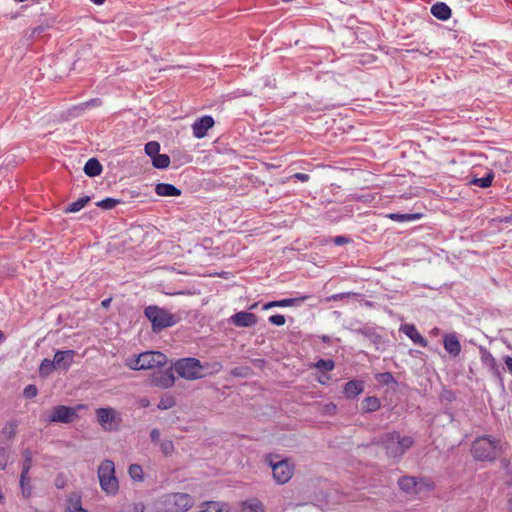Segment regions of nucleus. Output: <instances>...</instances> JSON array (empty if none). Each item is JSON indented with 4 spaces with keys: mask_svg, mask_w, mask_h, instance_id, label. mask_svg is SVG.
<instances>
[{
    "mask_svg": "<svg viewBox=\"0 0 512 512\" xmlns=\"http://www.w3.org/2000/svg\"><path fill=\"white\" fill-rule=\"evenodd\" d=\"M380 444L388 457L400 459L414 444V438L402 436L398 431L387 432L380 438Z\"/></svg>",
    "mask_w": 512,
    "mask_h": 512,
    "instance_id": "f257e3e1",
    "label": "nucleus"
},
{
    "mask_svg": "<svg viewBox=\"0 0 512 512\" xmlns=\"http://www.w3.org/2000/svg\"><path fill=\"white\" fill-rule=\"evenodd\" d=\"M167 363V357L159 351H145L137 356L126 359L125 365L132 370H152L161 368Z\"/></svg>",
    "mask_w": 512,
    "mask_h": 512,
    "instance_id": "f03ea898",
    "label": "nucleus"
},
{
    "mask_svg": "<svg viewBox=\"0 0 512 512\" xmlns=\"http://www.w3.org/2000/svg\"><path fill=\"white\" fill-rule=\"evenodd\" d=\"M145 316L152 324L154 332L172 327L180 321V317L171 313L169 310L157 305H149L144 310Z\"/></svg>",
    "mask_w": 512,
    "mask_h": 512,
    "instance_id": "7ed1b4c3",
    "label": "nucleus"
},
{
    "mask_svg": "<svg viewBox=\"0 0 512 512\" xmlns=\"http://www.w3.org/2000/svg\"><path fill=\"white\" fill-rule=\"evenodd\" d=\"M471 452L479 461H493L501 452L500 441L491 436L478 437L472 444Z\"/></svg>",
    "mask_w": 512,
    "mask_h": 512,
    "instance_id": "20e7f679",
    "label": "nucleus"
},
{
    "mask_svg": "<svg viewBox=\"0 0 512 512\" xmlns=\"http://www.w3.org/2000/svg\"><path fill=\"white\" fill-rule=\"evenodd\" d=\"M98 478L101 489L107 495H115L119 490V482L115 476V464L112 460H103L98 467Z\"/></svg>",
    "mask_w": 512,
    "mask_h": 512,
    "instance_id": "39448f33",
    "label": "nucleus"
},
{
    "mask_svg": "<svg viewBox=\"0 0 512 512\" xmlns=\"http://www.w3.org/2000/svg\"><path fill=\"white\" fill-rule=\"evenodd\" d=\"M164 512H186L194 505V499L187 493H170L160 500Z\"/></svg>",
    "mask_w": 512,
    "mask_h": 512,
    "instance_id": "423d86ee",
    "label": "nucleus"
},
{
    "mask_svg": "<svg viewBox=\"0 0 512 512\" xmlns=\"http://www.w3.org/2000/svg\"><path fill=\"white\" fill-rule=\"evenodd\" d=\"M207 367L208 364L202 365L198 359L192 357L179 359L174 364L177 374L187 380L202 378L204 376L202 371Z\"/></svg>",
    "mask_w": 512,
    "mask_h": 512,
    "instance_id": "0eeeda50",
    "label": "nucleus"
},
{
    "mask_svg": "<svg viewBox=\"0 0 512 512\" xmlns=\"http://www.w3.org/2000/svg\"><path fill=\"white\" fill-rule=\"evenodd\" d=\"M96 416L99 425L105 431H115L121 423V415L112 408H98Z\"/></svg>",
    "mask_w": 512,
    "mask_h": 512,
    "instance_id": "6e6552de",
    "label": "nucleus"
},
{
    "mask_svg": "<svg viewBox=\"0 0 512 512\" xmlns=\"http://www.w3.org/2000/svg\"><path fill=\"white\" fill-rule=\"evenodd\" d=\"M268 461L272 468L273 478L276 483L285 484L292 478L294 466L287 459L273 462L272 458L269 457Z\"/></svg>",
    "mask_w": 512,
    "mask_h": 512,
    "instance_id": "1a4fd4ad",
    "label": "nucleus"
},
{
    "mask_svg": "<svg viewBox=\"0 0 512 512\" xmlns=\"http://www.w3.org/2000/svg\"><path fill=\"white\" fill-rule=\"evenodd\" d=\"M82 407V405L77 406V408L65 405L55 406L48 417V421L51 423H71L77 418V409Z\"/></svg>",
    "mask_w": 512,
    "mask_h": 512,
    "instance_id": "9d476101",
    "label": "nucleus"
},
{
    "mask_svg": "<svg viewBox=\"0 0 512 512\" xmlns=\"http://www.w3.org/2000/svg\"><path fill=\"white\" fill-rule=\"evenodd\" d=\"M151 384L159 388H170L175 383V376L172 368L154 372L151 375Z\"/></svg>",
    "mask_w": 512,
    "mask_h": 512,
    "instance_id": "9b49d317",
    "label": "nucleus"
},
{
    "mask_svg": "<svg viewBox=\"0 0 512 512\" xmlns=\"http://www.w3.org/2000/svg\"><path fill=\"white\" fill-rule=\"evenodd\" d=\"M214 119L210 115H204L197 118L192 124L193 136L197 139H202L207 135L209 129L214 126Z\"/></svg>",
    "mask_w": 512,
    "mask_h": 512,
    "instance_id": "f8f14e48",
    "label": "nucleus"
},
{
    "mask_svg": "<svg viewBox=\"0 0 512 512\" xmlns=\"http://www.w3.org/2000/svg\"><path fill=\"white\" fill-rule=\"evenodd\" d=\"M76 352L74 350H58L54 355L56 367L68 371L73 363Z\"/></svg>",
    "mask_w": 512,
    "mask_h": 512,
    "instance_id": "ddd939ff",
    "label": "nucleus"
},
{
    "mask_svg": "<svg viewBox=\"0 0 512 512\" xmlns=\"http://www.w3.org/2000/svg\"><path fill=\"white\" fill-rule=\"evenodd\" d=\"M443 346L447 353L456 358L461 353V344L456 333H448L443 336Z\"/></svg>",
    "mask_w": 512,
    "mask_h": 512,
    "instance_id": "4468645a",
    "label": "nucleus"
},
{
    "mask_svg": "<svg viewBox=\"0 0 512 512\" xmlns=\"http://www.w3.org/2000/svg\"><path fill=\"white\" fill-rule=\"evenodd\" d=\"M400 331L404 333L414 344L423 348L427 347L428 341L419 333L414 324H403Z\"/></svg>",
    "mask_w": 512,
    "mask_h": 512,
    "instance_id": "2eb2a0df",
    "label": "nucleus"
},
{
    "mask_svg": "<svg viewBox=\"0 0 512 512\" xmlns=\"http://www.w3.org/2000/svg\"><path fill=\"white\" fill-rule=\"evenodd\" d=\"M230 320L237 327H251L257 323L256 315L246 311L235 313Z\"/></svg>",
    "mask_w": 512,
    "mask_h": 512,
    "instance_id": "dca6fc26",
    "label": "nucleus"
},
{
    "mask_svg": "<svg viewBox=\"0 0 512 512\" xmlns=\"http://www.w3.org/2000/svg\"><path fill=\"white\" fill-rule=\"evenodd\" d=\"M364 391V382L362 380H350L343 387V394L347 399L356 398Z\"/></svg>",
    "mask_w": 512,
    "mask_h": 512,
    "instance_id": "f3484780",
    "label": "nucleus"
},
{
    "mask_svg": "<svg viewBox=\"0 0 512 512\" xmlns=\"http://www.w3.org/2000/svg\"><path fill=\"white\" fill-rule=\"evenodd\" d=\"M307 298L308 296H301L297 298H286L282 300L271 301L264 304L263 309L267 310L273 307H293L304 302Z\"/></svg>",
    "mask_w": 512,
    "mask_h": 512,
    "instance_id": "a211bd4d",
    "label": "nucleus"
},
{
    "mask_svg": "<svg viewBox=\"0 0 512 512\" xmlns=\"http://www.w3.org/2000/svg\"><path fill=\"white\" fill-rule=\"evenodd\" d=\"M480 358L484 366H486L493 374H499V368L494 356L484 347H480Z\"/></svg>",
    "mask_w": 512,
    "mask_h": 512,
    "instance_id": "6ab92c4d",
    "label": "nucleus"
},
{
    "mask_svg": "<svg viewBox=\"0 0 512 512\" xmlns=\"http://www.w3.org/2000/svg\"><path fill=\"white\" fill-rule=\"evenodd\" d=\"M155 192L159 196L166 197H176L181 195V190L169 183H158L155 187Z\"/></svg>",
    "mask_w": 512,
    "mask_h": 512,
    "instance_id": "aec40b11",
    "label": "nucleus"
},
{
    "mask_svg": "<svg viewBox=\"0 0 512 512\" xmlns=\"http://www.w3.org/2000/svg\"><path fill=\"white\" fill-rule=\"evenodd\" d=\"M431 14L442 21L448 20L451 17V9L443 2H438L431 7Z\"/></svg>",
    "mask_w": 512,
    "mask_h": 512,
    "instance_id": "412c9836",
    "label": "nucleus"
},
{
    "mask_svg": "<svg viewBox=\"0 0 512 512\" xmlns=\"http://www.w3.org/2000/svg\"><path fill=\"white\" fill-rule=\"evenodd\" d=\"M102 165L96 158H90L84 165V172L89 177H95L101 174Z\"/></svg>",
    "mask_w": 512,
    "mask_h": 512,
    "instance_id": "4be33fe9",
    "label": "nucleus"
},
{
    "mask_svg": "<svg viewBox=\"0 0 512 512\" xmlns=\"http://www.w3.org/2000/svg\"><path fill=\"white\" fill-rule=\"evenodd\" d=\"M66 512H88L82 507L81 497L79 495H70L67 499Z\"/></svg>",
    "mask_w": 512,
    "mask_h": 512,
    "instance_id": "5701e85b",
    "label": "nucleus"
},
{
    "mask_svg": "<svg viewBox=\"0 0 512 512\" xmlns=\"http://www.w3.org/2000/svg\"><path fill=\"white\" fill-rule=\"evenodd\" d=\"M387 217L395 222H411L422 217L421 213H390Z\"/></svg>",
    "mask_w": 512,
    "mask_h": 512,
    "instance_id": "b1692460",
    "label": "nucleus"
},
{
    "mask_svg": "<svg viewBox=\"0 0 512 512\" xmlns=\"http://www.w3.org/2000/svg\"><path fill=\"white\" fill-rule=\"evenodd\" d=\"M380 405V400L376 396H368L362 401V410L366 413L375 412L380 408Z\"/></svg>",
    "mask_w": 512,
    "mask_h": 512,
    "instance_id": "393cba45",
    "label": "nucleus"
},
{
    "mask_svg": "<svg viewBox=\"0 0 512 512\" xmlns=\"http://www.w3.org/2000/svg\"><path fill=\"white\" fill-rule=\"evenodd\" d=\"M19 484H20L21 494H22L23 498H25V499L30 498L32 496L33 487L31 485V480L29 478V474L28 475L20 474Z\"/></svg>",
    "mask_w": 512,
    "mask_h": 512,
    "instance_id": "a878e982",
    "label": "nucleus"
},
{
    "mask_svg": "<svg viewBox=\"0 0 512 512\" xmlns=\"http://www.w3.org/2000/svg\"><path fill=\"white\" fill-rule=\"evenodd\" d=\"M198 512H228L227 506L224 503L217 501H209L201 505Z\"/></svg>",
    "mask_w": 512,
    "mask_h": 512,
    "instance_id": "bb28decb",
    "label": "nucleus"
},
{
    "mask_svg": "<svg viewBox=\"0 0 512 512\" xmlns=\"http://www.w3.org/2000/svg\"><path fill=\"white\" fill-rule=\"evenodd\" d=\"M242 512H264V505L258 499H249L242 503Z\"/></svg>",
    "mask_w": 512,
    "mask_h": 512,
    "instance_id": "cd10ccee",
    "label": "nucleus"
},
{
    "mask_svg": "<svg viewBox=\"0 0 512 512\" xmlns=\"http://www.w3.org/2000/svg\"><path fill=\"white\" fill-rule=\"evenodd\" d=\"M89 201H90L89 196H82V197L78 198L76 201L70 203L64 209V212L65 213H76V212L80 211L81 209H83Z\"/></svg>",
    "mask_w": 512,
    "mask_h": 512,
    "instance_id": "c85d7f7f",
    "label": "nucleus"
},
{
    "mask_svg": "<svg viewBox=\"0 0 512 512\" xmlns=\"http://www.w3.org/2000/svg\"><path fill=\"white\" fill-rule=\"evenodd\" d=\"M101 105V100L99 98L90 99L86 102H83L77 106H74L72 108V115L73 116H79L85 109L89 107H96Z\"/></svg>",
    "mask_w": 512,
    "mask_h": 512,
    "instance_id": "c756f323",
    "label": "nucleus"
},
{
    "mask_svg": "<svg viewBox=\"0 0 512 512\" xmlns=\"http://www.w3.org/2000/svg\"><path fill=\"white\" fill-rule=\"evenodd\" d=\"M398 485L401 490H403L404 492L410 493L416 488L417 481H416V478H414V477L403 476L399 479Z\"/></svg>",
    "mask_w": 512,
    "mask_h": 512,
    "instance_id": "7c9ffc66",
    "label": "nucleus"
},
{
    "mask_svg": "<svg viewBox=\"0 0 512 512\" xmlns=\"http://www.w3.org/2000/svg\"><path fill=\"white\" fill-rule=\"evenodd\" d=\"M56 364L54 359L50 360L48 358H45L42 360L40 366H39V374L41 377H47L49 376L54 369H56Z\"/></svg>",
    "mask_w": 512,
    "mask_h": 512,
    "instance_id": "2f4dec72",
    "label": "nucleus"
},
{
    "mask_svg": "<svg viewBox=\"0 0 512 512\" xmlns=\"http://www.w3.org/2000/svg\"><path fill=\"white\" fill-rule=\"evenodd\" d=\"M22 456H23V463H22L21 474L28 475L31 470V467H32V459H33L31 450L24 449L22 452Z\"/></svg>",
    "mask_w": 512,
    "mask_h": 512,
    "instance_id": "473e14b6",
    "label": "nucleus"
},
{
    "mask_svg": "<svg viewBox=\"0 0 512 512\" xmlns=\"http://www.w3.org/2000/svg\"><path fill=\"white\" fill-rule=\"evenodd\" d=\"M493 179L494 173L489 172L484 177L472 179L470 183L481 188H488L492 185Z\"/></svg>",
    "mask_w": 512,
    "mask_h": 512,
    "instance_id": "72a5a7b5",
    "label": "nucleus"
},
{
    "mask_svg": "<svg viewBox=\"0 0 512 512\" xmlns=\"http://www.w3.org/2000/svg\"><path fill=\"white\" fill-rule=\"evenodd\" d=\"M170 164V157L167 154H157L152 158V165L157 169H166Z\"/></svg>",
    "mask_w": 512,
    "mask_h": 512,
    "instance_id": "f704fd0d",
    "label": "nucleus"
},
{
    "mask_svg": "<svg viewBox=\"0 0 512 512\" xmlns=\"http://www.w3.org/2000/svg\"><path fill=\"white\" fill-rule=\"evenodd\" d=\"M128 473L130 477L135 481L143 480V470L142 467L138 464H131L129 466Z\"/></svg>",
    "mask_w": 512,
    "mask_h": 512,
    "instance_id": "c9c22d12",
    "label": "nucleus"
},
{
    "mask_svg": "<svg viewBox=\"0 0 512 512\" xmlns=\"http://www.w3.org/2000/svg\"><path fill=\"white\" fill-rule=\"evenodd\" d=\"M119 200L111 197H107L105 199H102L96 203L97 207L110 210L113 209L117 204H119Z\"/></svg>",
    "mask_w": 512,
    "mask_h": 512,
    "instance_id": "e433bc0d",
    "label": "nucleus"
},
{
    "mask_svg": "<svg viewBox=\"0 0 512 512\" xmlns=\"http://www.w3.org/2000/svg\"><path fill=\"white\" fill-rule=\"evenodd\" d=\"M314 366L322 371H332L335 367V363L332 359H319Z\"/></svg>",
    "mask_w": 512,
    "mask_h": 512,
    "instance_id": "4c0bfd02",
    "label": "nucleus"
},
{
    "mask_svg": "<svg viewBox=\"0 0 512 512\" xmlns=\"http://www.w3.org/2000/svg\"><path fill=\"white\" fill-rule=\"evenodd\" d=\"M17 423L15 421L8 422L2 429V434L7 439H12L16 435Z\"/></svg>",
    "mask_w": 512,
    "mask_h": 512,
    "instance_id": "58836bf2",
    "label": "nucleus"
},
{
    "mask_svg": "<svg viewBox=\"0 0 512 512\" xmlns=\"http://www.w3.org/2000/svg\"><path fill=\"white\" fill-rule=\"evenodd\" d=\"M144 150L149 157L153 158L154 156L159 154L160 144L156 141H150L145 144Z\"/></svg>",
    "mask_w": 512,
    "mask_h": 512,
    "instance_id": "ea45409f",
    "label": "nucleus"
},
{
    "mask_svg": "<svg viewBox=\"0 0 512 512\" xmlns=\"http://www.w3.org/2000/svg\"><path fill=\"white\" fill-rule=\"evenodd\" d=\"M176 404L175 398L173 396H165L162 397L158 403V408L160 410H168L174 407Z\"/></svg>",
    "mask_w": 512,
    "mask_h": 512,
    "instance_id": "a19ab883",
    "label": "nucleus"
},
{
    "mask_svg": "<svg viewBox=\"0 0 512 512\" xmlns=\"http://www.w3.org/2000/svg\"><path fill=\"white\" fill-rule=\"evenodd\" d=\"M38 393V389L34 384L27 385L23 390V396L26 399L34 398Z\"/></svg>",
    "mask_w": 512,
    "mask_h": 512,
    "instance_id": "79ce46f5",
    "label": "nucleus"
},
{
    "mask_svg": "<svg viewBox=\"0 0 512 512\" xmlns=\"http://www.w3.org/2000/svg\"><path fill=\"white\" fill-rule=\"evenodd\" d=\"M269 322L275 326H283L286 322L285 317L281 314H275L269 317Z\"/></svg>",
    "mask_w": 512,
    "mask_h": 512,
    "instance_id": "37998d69",
    "label": "nucleus"
},
{
    "mask_svg": "<svg viewBox=\"0 0 512 512\" xmlns=\"http://www.w3.org/2000/svg\"><path fill=\"white\" fill-rule=\"evenodd\" d=\"M161 450L165 455H169L174 450L173 442L170 440H165L161 443Z\"/></svg>",
    "mask_w": 512,
    "mask_h": 512,
    "instance_id": "c03bdc74",
    "label": "nucleus"
},
{
    "mask_svg": "<svg viewBox=\"0 0 512 512\" xmlns=\"http://www.w3.org/2000/svg\"><path fill=\"white\" fill-rule=\"evenodd\" d=\"M8 453L5 448L0 447V470L7 467Z\"/></svg>",
    "mask_w": 512,
    "mask_h": 512,
    "instance_id": "a18cd8bd",
    "label": "nucleus"
},
{
    "mask_svg": "<svg viewBox=\"0 0 512 512\" xmlns=\"http://www.w3.org/2000/svg\"><path fill=\"white\" fill-rule=\"evenodd\" d=\"M351 295H355V294L351 293V292L337 293V294L331 295L328 299L332 300V301H341V300H343L345 298L350 297Z\"/></svg>",
    "mask_w": 512,
    "mask_h": 512,
    "instance_id": "49530a36",
    "label": "nucleus"
},
{
    "mask_svg": "<svg viewBox=\"0 0 512 512\" xmlns=\"http://www.w3.org/2000/svg\"><path fill=\"white\" fill-rule=\"evenodd\" d=\"M333 242L338 245V246H341V245H344V244H347L350 242V239L346 236H336L334 239H333Z\"/></svg>",
    "mask_w": 512,
    "mask_h": 512,
    "instance_id": "de8ad7c7",
    "label": "nucleus"
},
{
    "mask_svg": "<svg viewBox=\"0 0 512 512\" xmlns=\"http://www.w3.org/2000/svg\"><path fill=\"white\" fill-rule=\"evenodd\" d=\"M293 178H295L301 182H307L310 179V176L306 173L298 172L293 175Z\"/></svg>",
    "mask_w": 512,
    "mask_h": 512,
    "instance_id": "09e8293b",
    "label": "nucleus"
},
{
    "mask_svg": "<svg viewBox=\"0 0 512 512\" xmlns=\"http://www.w3.org/2000/svg\"><path fill=\"white\" fill-rule=\"evenodd\" d=\"M380 378L385 383H389V382H393L394 381V378H393L392 374L389 373V372H385V373L380 374Z\"/></svg>",
    "mask_w": 512,
    "mask_h": 512,
    "instance_id": "8fccbe9b",
    "label": "nucleus"
},
{
    "mask_svg": "<svg viewBox=\"0 0 512 512\" xmlns=\"http://www.w3.org/2000/svg\"><path fill=\"white\" fill-rule=\"evenodd\" d=\"M150 438H151V441H153V442L159 441L160 431L157 428L152 429L150 432Z\"/></svg>",
    "mask_w": 512,
    "mask_h": 512,
    "instance_id": "3c124183",
    "label": "nucleus"
},
{
    "mask_svg": "<svg viewBox=\"0 0 512 512\" xmlns=\"http://www.w3.org/2000/svg\"><path fill=\"white\" fill-rule=\"evenodd\" d=\"M504 360V363L506 364L507 366V369L509 370V372L512 374V357L511 356H505L503 358Z\"/></svg>",
    "mask_w": 512,
    "mask_h": 512,
    "instance_id": "603ef678",
    "label": "nucleus"
},
{
    "mask_svg": "<svg viewBox=\"0 0 512 512\" xmlns=\"http://www.w3.org/2000/svg\"><path fill=\"white\" fill-rule=\"evenodd\" d=\"M499 221H500L501 223H509V224H512V215L502 217V218H500V219H499Z\"/></svg>",
    "mask_w": 512,
    "mask_h": 512,
    "instance_id": "864d4df0",
    "label": "nucleus"
},
{
    "mask_svg": "<svg viewBox=\"0 0 512 512\" xmlns=\"http://www.w3.org/2000/svg\"><path fill=\"white\" fill-rule=\"evenodd\" d=\"M222 369V365L218 362L212 365V372H219Z\"/></svg>",
    "mask_w": 512,
    "mask_h": 512,
    "instance_id": "5fc2aeb1",
    "label": "nucleus"
},
{
    "mask_svg": "<svg viewBox=\"0 0 512 512\" xmlns=\"http://www.w3.org/2000/svg\"><path fill=\"white\" fill-rule=\"evenodd\" d=\"M64 484H65L64 479H59V478L56 480V483H55L56 487L59 489L63 488Z\"/></svg>",
    "mask_w": 512,
    "mask_h": 512,
    "instance_id": "6e6d98bb",
    "label": "nucleus"
},
{
    "mask_svg": "<svg viewBox=\"0 0 512 512\" xmlns=\"http://www.w3.org/2000/svg\"><path fill=\"white\" fill-rule=\"evenodd\" d=\"M320 339H321V341H322L323 343H327V344H329V343L331 342V338H330V336H328V335H322V336H320Z\"/></svg>",
    "mask_w": 512,
    "mask_h": 512,
    "instance_id": "4d7b16f0",
    "label": "nucleus"
},
{
    "mask_svg": "<svg viewBox=\"0 0 512 512\" xmlns=\"http://www.w3.org/2000/svg\"><path fill=\"white\" fill-rule=\"evenodd\" d=\"M90 1L95 5H102L105 2V0H90Z\"/></svg>",
    "mask_w": 512,
    "mask_h": 512,
    "instance_id": "13d9d810",
    "label": "nucleus"
},
{
    "mask_svg": "<svg viewBox=\"0 0 512 512\" xmlns=\"http://www.w3.org/2000/svg\"><path fill=\"white\" fill-rule=\"evenodd\" d=\"M109 303H110V299H105V300L102 301V305L104 307H107L109 305Z\"/></svg>",
    "mask_w": 512,
    "mask_h": 512,
    "instance_id": "bf43d9fd",
    "label": "nucleus"
},
{
    "mask_svg": "<svg viewBox=\"0 0 512 512\" xmlns=\"http://www.w3.org/2000/svg\"><path fill=\"white\" fill-rule=\"evenodd\" d=\"M5 339L4 333L0 330V343L3 342Z\"/></svg>",
    "mask_w": 512,
    "mask_h": 512,
    "instance_id": "052dcab7",
    "label": "nucleus"
},
{
    "mask_svg": "<svg viewBox=\"0 0 512 512\" xmlns=\"http://www.w3.org/2000/svg\"><path fill=\"white\" fill-rule=\"evenodd\" d=\"M142 405L143 406H147L148 405V401H143Z\"/></svg>",
    "mask_w": 512,
    "mask_h": 512,
    "instance_id": "680f3d73",
    "label": "nucleus"
},
{
    "mask_svg": "<svg viewBox=\"0 0 512 512\" xmlns=\"http://www.w3.org/2000/svg\"><path fill=\"white\" fill-rule=\"evenodd\" d=\"M507 3L512 4V0H506Z\"/></svg>",
    "mask_w": 512,
    "mask_h": 512,
    "instance_id": "e2e57ef3",
    "label": "nucleus"
}]
</instances>
